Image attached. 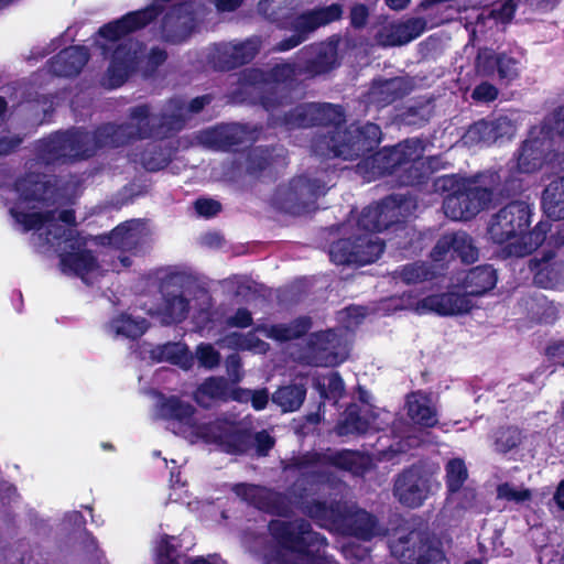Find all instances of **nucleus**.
<instances>
[{
	"mask_svg": "<svg viewBox=\"0 0 564 564\" xmlns=\"http://www.w3.org/2000/svg\"><path fill=\"white\" fill-rule=\"evenodd\" d=\"M299 74V65L294 63H276L264 70L257 67L246 68L240 74V83L259 90L258 104L269 112L268 124L288 132L313 127L329 128L327 133L313 139L312 151L315 155L349 160L352 158V134L344 129L346 116L340 105L329 102H303L283 113H275L288 104V96L276 86L294 80Z\"/></svg>",
	"mask_w": 564,
	"mask_h": 564,
	"instance_id": "nucleus-1",
	"label": "nucleus"
},
{
	"mask_svg": "<svg viewBox=\"0 0 564 564\" xmlns=\"http://www.w3.org/2000/svg\"><path fill=\"white\" fill-rule=\"evenodd\" d=\"M130 122H106L93 131L84 127H73L56 131L36 142V158L44 164L75 163L91 159L102 149H118L137 140L151 138L165 139L166 132L182 126L178 116L163 118L155 122L148 104L131 107Z\"/></svg>",
	"mask_w": 564,
	"mask_h": 564,
	"instance_id": "nucleus-2",
	"label": "nucleus"
},
{
	"mask_svg": "<svg viewBox=\"0 0 564 564\" xmlns=\"http://www.w3.org/2000/svg\"><path fill=\"white\" fill-rule=\"evenodd\" d=\"M333 474L326 470L302 471L294 484L295 497L302 512L322 528H329L343 519L338 502L327 503L323 500L307 499L314 485H326L332 481Z\"/></svg>",
	"mask_w": 564,
	"mask_h": 564,
	"instance_id": "nucleus-3",
	"label": "nucleus"
},
{
	"mask_svg": "<svg viewBox=\"0 0 564 564\" xmlns=\"http://www.w3.org/2000/svg\"><path fill=\"white\" fill-rule=\"evenodd\" d=\"M389 549L400 564H429L442 557L441 550L421 529H400L389 540Z\"/></svg>",
	"mask_w": 564,
	"mask_h": 564,
	"instance_id": "nucleus-4",
	"label": "nucleus"
},
{
	"mask_svg": "<svg viewBox=\"0 0 564 564\" xmlns=\"http://www.w3.org/2000/svg\"><path fill=\"white\" fill-rule=\"evenodd\" d=\"M327 191L328 188L322 180L297 175L288 184L276 187L273 200L279 208L286 213L302 214L308 212Z\"/></svg>",
	"mask_w": 564,
	"mask_h": 564,
	"instance_id": "nucleus-5",
	"label": "nucleus"
},
{
	"mask_svg": "<svg viewBox=\"0 0 564 564\" xmlns=\"http://www.w3.org/2000/svg\"><path fill=\"white\" fill-rule=\"evenodd\" d=\"M438 488L433 473L421 465H412L397 475L392 494L403 507L416 509Z\"/></svg>",
	"mask_w": 564,
	"mask_h": 564,
	"instance_id": "nucleus-6",
	"label": "nucleus"
},
{
	"mask_svg": "<svg viewBox=\"0 0 564 564\" xmlns=\"http://www.w3.org/2000/svg\"><path fill=\"white\" fill-rule=\"evenodd\" d=\"M423 152L424 144L420 139H409L361 160L355 165V172L367 173L369 171L372 177L386 174H397L399 177L404 162L419 158Z\"/></svg>",
	"mask_w": 564,
	"mask_h": 564,
	"instance_id": "nucleus-7",
	"label": "nucleus"
},
{
	"mask_svg": "<svg viewBox=\"0 0 564 564\" xmlns=\"http://www.w3.org/2000/svg\"><path fill=\"white\" fill-rule=\"evenodd\" d=\"M197 435L206 443L218 445L228 455H243L251 449V430L226 419L199 425Z\"/></svg>",
	"mask_w": 564,
	"mask_h": 564,
	"instance_id": "nucleus-8",
	"label": "nucleus"
},
{
	"mask_svg": "<svg viewBox=\"0 0 564 564\" xmlns=\"http://www.w3.org/2000/svg\"><path fill=\"white\" fill-rule=\"evenodd\" d=\"M158 9L154 6H145L142 9L129 11L122 17L102 24L96 32L95 44L106 55L109 47L101 42H117L135 32L142 31L156 21Z\"/></svg>",
	"mask_w": 564,
	"mask_h": 564,
	"instance_id": "nucleus-9",
	"label": "nucleus"
},
{
	"mask_svg": "<svg viewBox=\"0 0 564 564\" xmlns=\"http://www.w3.org/2000/svg\"><path fill=\"white\" fill-rule=\"evenodd\" d=\"M531 208L525 202L516 200L495 214L488 226V234L496 243H506L527 230Z\"/></svg>",
	"mask_w": 564,
	"mask_h": 564,
	"instance_id": "nucleus-10",
	"label": "nucleus"
},
{
	"mask_svg": "<svg viewBox=\"0 0 564 564\" xmlns=\"http://www.w3.org/2000/svg\"><path fill=\"white\" fill-rule=\"evenodd\" d=\"M262 40L252 35L237 43L215 44L208 61L216 70L229 72L251 63L259 54Z\"/></svg>",
	"mask_w": 564,
	"mask_h": 564,
	"instance_id": "nucleus-11",
	"label": "nucleus"
},
{
	"mask_svg": "<svg viewBox=\"0 0 564 564\" xmlns=\"http://www.w3.org/2000/svg\"><path fill=\"white\" fill-rule=\"evenodd\" d=\"M492 192L470 181L457 194L447 195L443 202L446 217L453 220H468L491 202Z\"/></svg>",
	"mask_w": 564,
	"mask_h": 564,
	"instance_id": "nucleus-12",
	"label": "nucleus"
},
{
	"mask_svg": "<svg viewBox=\"0 0 564 564\" xmlns=\"http://www.w3.org/2000/svg\"><path fill=\"white\" fill-rule=\"evenodd\" d=\"M13 187L21 200L44 206H53L58 195L54 176L31 169L14 181Z\"/></svg>",
	"mask_w": 564,
	"mask_h": 564,
	"instance_id": "nucleus-13",
	"label": "nucleus"
},
{
	"mask_svg": "<svg viewBox=\"0 0 564 564\" xmlns=\"http://www.w3.org/2000/svg\"><path fill=\"white\" fill-rule=\"evenodd\" d=\"M141 45L131 39L120 42L111 53L107 77L111 88L121 87L139 67Z\"/></svg>",
	"mask_w": 564,
	"mask_h": 564,
	"instance_id": "nucleus-14",
	"label": "nucleus"
},
{
	"mask_svg": "<svg viewBox=\"0 0 564 564\" xmlns=\"http://www.w3.org/2000/svg\"><path fill=\"white\" fill-rule=\"evenodd\" d=\"M195 29L194 18L186 12L183 4H176L162 14L159 35L163 43L180 45L185 43Z\"/></svg>",
	"mask_w": 564,
	"mask_h": 564,
	"instance_id": "nucleus-15",
	"label": "nucleus"
},
{
	"mask_svg": "<svg viewBox=\"0 0 564 564\" xmlns=\"http://www.w3.org/2000/svg\"><path fill=\"white\" fill-rule=\"evenodd\" d=\"M299 74L315 77L334 69L337 64V47L334 44H310L299 51Z\"/></svg>",
	"mask_w": 564,
	"mask_h": 564,
	"instance_id": "nucleus-16",
	"label": "nucleus"
},
{
	"mask_svg": "<svg viewBox=\"0 0 564 564\" xmlns=\"http://www.w3.org/2000/svg\"><path fill=\"white\" fill-rule=\"evenodd\" d=\"M471 307V301L466 294L449 292L426 296L417 301L413 310L417 314L436 313L445 316L464 314Z\"/></svg>",
	"mask_w": 564,
	"mask_h": 564,
	"instance_id": "nucleus-17",
	"label": "nucleus"
},
{
	"mask_svg": "<svg viewBox=\"0 0 564 564\" xmlns=\"http://www.w3.org/2000/svg\"><path fill=\"white\" fill-rule=\"evenodd\" d=\"M90 58L89 50L84 45H70L46 62L47 73L56 77L77 76Z\"/></svg>",
	"mask_w": 564,
	"mask_h": 564,
	"instance_id": "nucleus-18",
	"label": "nucleus"
},
{
	"mask_svg": "<svg viewBox=\"0 0 564 564\" xmlns=\"http://www.w3.org/2000/svg\"><path fill=\"white\" fill-rule=\"evenodd\" d=\"M411 90L412 84L404 77L373 79L369 90L362 95L360 101L377 107H386L404 97Z\"/></svg>",
	"mask_w": 564,
	"mask_h": 564,
	"instance_id": "nucleus-19",
	"label": "nucleus"
},
{
	"mask_svg": "<svg viewBox=\"0 0 564 564\" xmlns=\"http://www.w3.org/2000/svg\"><path fill=\"white\" fill-rule=\"evenodd\" d=\"M248 128L240 123H226L203 132V143L217 151H235L247 141Z\"/></svg>",
	"mask_w": 564,
	"mask_h": 564,
	"instance_id": "nucleus-20",
	"label": "nucleus"
},
{
	"mask_svg": "<svg viewBox=\"0 0 564 564\" xmlns=\"http://www.w3.org/2000/svg\"><path fill=\"white\" fill-rule=\"evenodd\" d=\"M343 7L332 3L326 7H318L306 10L294 18L292 28L306 41L317 29L335 22L341 18Z\"/></svg>",
	"mask_w": 564,
	"mask_h": 564,
	"instance_id": "nucleus-21",
	"label": "nucleus"
},
{
	"mask_svg": "<svg viewBox=\"0 0 564 564\" xmlns=\"http://www.w3.org/2000/svg\"><path fill=\"white\" fill-rule=\"evenodd\" d=\"M540 135H535L532 131L529 139H527L517 156V169L521 173H533L538 171L545 159L546 152L551 148V142L546 133L541 130Z\"/></svg>",
	"mask_w": 564,
	"mask_h": 564,
	"instance_id": "nucleus-22",
	"label": "nucleus"
},
{
	"mask_svg": "<svg viewBox=\"0 0 564 564\" xmlns=\"http://www.w3.org/2000/svg\"><path fill=\"white\" fill-rule=\"evenodd\" d=\"M245 0H215L218 12H232L241 7ZM259 14L271 22L288 19L294 10V0H258Z\"/></svg>",
	"mask_w": 564,
	"mask_h": 564,
	"instance_id": "nucleus-23",
	"label": "nucleus"
},
{
	"mask_svg": "<svg viewBox=\"0 0 564 564\" xmlns=\"http://www.w3.org/2000/svg\"><path fill=\"white\" fill-rule=\"evenodd\" d=\"M554 254L549 252L541 259L533 258L529 261V269L533 272V282L540 288L554 289L564 282V267L552 261Z\"/></svg>",
	"mask_w": 564,
	"mask_h": 564,
	"instance_id": "nucleus-24",
	"label": "nucleus"
},
{
	"mask_svg": "<svg viewBox=\"0 0 564 564\" xmlns=\"http://www.w3.org/2000/svg\"><path fill=\"white\" fill-rule=\"evenodd\" d=\"M59 263L64 273L74 274L87 285L90 284L87 275L99 269L98 259L89 249L64 252Z\"/></svg>",
	"mask_w": 564,
	"mask_h": 564,
	"instance_id": "nucleus-25",
	"label": "nucleus"
},
{
	"mask_svg": "<svg viewBox=\"0 0 564 564\" xmlns=\"http://www.w3.org/2000/svg\"><path fill=\"white\" fill-rule=\"evenodd\" d=\"M238 496H243L254 502L256 507L270 514L284 516L288 510L285 498L280 492L260 491L252 485L240 484L235 489Z\"/></svg>",
	"mask_w": 564,
	"mask_h": 564,
	"instance_id": "nucleus-26",
	"label": "nucleus"
},
{
	"mask_svg": "<svg viewBox=\"0 0 564 564\" xmlns=\"http://www.w3.org/2000/svg\"><path fill=\"white\" fill-rule=\"evenodd\" d=\"M549 230L550 225L540 221L531 231L518 234L516 238L508 241L503 252L509 257L529 256L544 242Z\"/></svg>",
	"mask_w": 564,
	"mask_h": 564,
	"instance_id": "nucleus-27",
	"label": "nucleus"
},
{
	"mask_svg": "<svg viewBox=\"0 0 564 564\" xmlns=\"http://www.w3.org/2000/svg\"><path fill=\"white\" fill-rule=\"evenodd\" d=\"M214 100L212 94H204L193 98L189 102H186L182 97H173L169 100V109L171 113H162L160 117L155 116V122H160L163 118L171 116H178L182 119V126L177 129H173L166 132V137H172L174 133L181 131L185 127L186 115H198L204 110L205 107L209 106Z\"/></svg>",
	"mask_w": 564,
	"mask_h": 564,
	"instance_id": "nucleus-28",
	"label": "nucleus"
},
{
	"mask_svg": "<svg viewBox=\"0 0 564 564\" xmlns=\"http://www.w3.org/2000/svg\"><path fill=\"white\" fill-rule=\"evenodd\" d=\"M313 321L307 315L299 316L290 323L272 324L262 327L264 335L279 343H288L304 337L312 328Z\"/></svg>",
	"mask_w": 564,
	"mask_h": 564,
	"instance_id": "nucleus-29",
	"label": "nucleus"
},
{
	"mask_svg": "<svg viewBox=\"0 0 564 564\" xmlns=\"http://www.w3.org/2000/svg\"><path fill=\"white\" fill-rule=\"evenodd\" d=\"M195 412L196 409L194 405L183 401L177 395H162L158 404V413L161 419L174 421L188 427L194 425Z\"/></svg>",
	"mask_w": 564,
	"mask_h": 564,
	"instance_id": "nucleus-30",
	"label": "nucleus"
},
{
	"mask_svg": "<svg viewBox=\"0 0 564 564\" xmlns=\"http://www.w3.org/2000/svg\"><path fill=\"white\" fill-rule=\"evenodd\" d=\"M357 392L360 405L355 409V434L379 431V417L371 404V394L362 387H358Z\"/></svg>",
	"mask_w": 564,
	"mask_h": 564,
	"instance_id": "nucleus-31",
	"label": "nucleus"
},
{
	"mask_svg": "<svg viewBox=\"0 0 564 564\" xmlns=\"http://www.w3.org/2000/svg\"><path fill=\"white\" fill-rule=\"evenodd\" d=\"M379 205L383 215L382 219L388 228L393 224L401 223L415 208L414 200L404 194H392L379 202Z\"/></svg>",
	"mask_w": 564,
	"mask_h": 564,
	"instance_id": "nucleus-32",
	"label": "nucleus"
},
{
	"mask_svg": "<svg viewBox=\"0 0 564 564\" xmlns=\"http://www.w3.org/2000/svg\"><path fill=\"white\" fill-rule=\"evenodd\" d=\"M408 415L417 424L432 427L437 424L436 410L431 399L421 391L412 392L406 398Z\"/></svg>",
	"mask_w": 564,
	"mask_h": 564,
	"instance_id": "nucleus-33",
	"label": "nucleus"
},
{
	"mask_svg": "<svg viewBox=\"0 0 564 564\" xmlns=\"http://www.w3.org/2000/svg\"><path fill=\"white\" fill-rule=\"evenodd\" d=\"M542 207L547 217L564 219V175L552 180L542 193Z\"/></svg>",
	"mask_w": 564,
	"mask_h": 564,
	"instance_id": "nucleus-34",
	"label": "nucleus"
},
{
	"mask_svg": "<svg viewBox=\"0 0 564 564\" xmlns=\"http://www.w3.org/2000/svg\"><path fill=\"white\" fill-rule=\"evenodd\" d=\"M306 386L304 383H290L280 386L272 394V402L281 408L282 412H295L305 401Z\"/></svg>",
	"mask_w": 564,
	"mask_h": 564,
	"instance_id": "nucleus-35",
	"label": "nucleus"
},
{
	"mask_svg": "<svg viewBox=\"0 0 564 564\" xmlns=\"http://www.w3.org/2000/svg\"><path fill=\"white\" fill-rule=\"evenodd\" d=\"M135 156V161L148 172H159L171 162L170 150L158 142H149Z\"/></svg>",
	"mask_w": 564,
	"mask_h": 564,
	"instance_id": "nucleus-36",
	"label": "nucleus"
},
{
	"mask_svg": "<svg viewBox=\"0 0 564 564\" xmlns=\"http://www.w3.org/2000/svg\"><path fill=\"white\" fill-rule=\"evenodd\" d=\"M426 29L424 18H411L391 26L388 43L393 46L404 45L419 37Z\"/></svg>",
	"mask_w": 564,
	"mask_h": 564,
	"instance_id": "nucleus-37",
	"label": "nucleus"
},
{
	"mask_svg": "<svg viewBox=\"0 0 564 564\" xmlns=\"http://www.w3.org/2000/svg\"><path fill=\"white\" fill-rule=\"evenodd\" d=\"M189 312V300L182 293L171 294L164 296V302L160 314L162 323L165 325L178 324L187 318Z\"/></svg>",
	"mask_w": 564,
	"mask_h": 564,
	"instance_id": "nucleus-38",
	"label": "nucleus"
},
{
	"mask_svg": "<svg viewBox=\"0 0 564 564\" xmlns=\"http://www.w3.org/2000/svg\"><path fill=\"white\" fill-rule=\"evenodd\" d=\"M384 243L375 234L358 237L355 241V265L375 262L383 252Z\"/></svg>",
	"mask_w": 564,
	"mask_h": 564,
	"instance_id": "nucleus-39",
	"label": "nucleus"
},
{
	"mask_svg": "<svg viewBox=\"0 0 564 564\" xmlns=\"http://www.w3.org/2000/svg\"><path fill=\"white\" fill-rule=\"evenodd\" d=\"M10 215L13 219L20 224L23 231L28 232L31 230H40L44 225L51 224L56 219V210L45 212H23L18 207L10 208Z\"/></svg>",
	"mask_w": 564,
	"mask_h": 564,
	"instance_id": "nucleus-40",
	"label": "nucleus"
},
{
	"mask_svg": "<svg viewBox=\"0 0 564 564\" xmlns=\"http://www.w3.org/2000/svg\"><path fill=\"white\" fill-rule=\"evenodd\" d=\"M384 532L373 514L362 509L355 510V540L370 541Z\"/></svg>",
	"mask_w": 564,
	"mask_h": 564,
	"instance_id": "nucleus-41",
	"label": "nucleus"
},
{
	"mask_svg": "<svg viewBox=\"0 0 564 564\" xmlns=\"http://www.w3.org/2000/svg\"><path fill=\"white\" fill-rule=\"evenodd\" d=\"M496 282V272L489 265L474 268L466 276V284L470 289L469 293L474 295H481L491 290Z\"/></svg>",
	"mask_w": 564,
	"mask_h": 564,
	"instance_id": "nucleus-42",
	"label": "nucleus"
},
{
	"mask_svg": "<svg viewBox=\"0 0 564 564\" xmlns=\"http://www.w3.org/2000/svg\"><path fill=\"white\" fill-rule=\"evenodd\" d=\"M381 129L378 124L367 122L355 130V152L365 155L372 152L380 143Z\"/></svg>",
	"mask_w": 564,
	"mask_h": 564,
	"instance_id": "nucleus-43",
	"label": "nucleus"
},
{
	"mask_svg": "<svg viewBox=\"0 0 564 564\" xmlns=\"http://www.w3.org/2000/svg\"><path fill=\"white\" fill-rule=\"evenodd\" d=\"M445 481L447 488V498L451 500L463 487L468 478L467 467L462 458H453L445 466Z\"/></svg>",
	"mask_w": 564,
	"mask_h": 564,
	"instance_id": "nucleus-44",
	"label": "nucleus"
},
{
	"mask_svg": "<svg viewBox=\"0 0 564 564\" xmlns=\"http://www.w3.org/2000/svg\"><path fill=\"white\" fill-rule=\"evenodd\" d=\"M111 326L117 335L135 340L144 335L149 324L145 318H133L128 314H121L112 319Z\"/></svg>",
	"mask_w": 564,
	"mask_h": 564,
	"instance_id": "nucleus-45",
	"label": "nucleus"
},
{
	"mask_svg": "<svg viewBox=\"0 0 564 564\" xmlns=\"http://www.w3.org/2000/svg\"><path fill=\"white\" fill-rule=\"evenodd\" d=\"M272 161L273 155L269 148L256 147L246 156V173L251 177H259L272 165Z\"/></svg>",
	"mask_w": 564,
	"mask_h": 564,
	"instance_id": "nucleus-46",
	"label": "nucleus"
},
{
	"mask_svg": "<svg viewBox=\"0 0 564 564\" xmlns=\"http://www.w3.org/2000/svg\"><path fill=\"white\" fill-rule=\"evenodd\" d=\"M433 113L430 101H419L403 108L399 113V120L406 126H422L427 122Z\"/></svg>",
	"mask_w": 564,
	"mask_h": 564,
	"instance_id": "nucleus-47",
	"label": "nucleus"
},
{
	"mask_svg": "<svg viewBox=\"0 0 564 564\" xmlns=\"http://www.w3.org/2000/svg\"><path fill=\"white\" fill-rule=\"evenodd\" d=\"M423 154L424 152L421 153L419 158L404 162L399 174V183L401 185L415 186L429 180L422 161Z\"/></svg>",
	"mask_w": 564,
	"mask_h": 564,
	"instance_id": "nucleus-48",
	"label": "nucleus"
},
{
	"mask_svg": "<svg viewBox=\"0 0 564 564\" xmlns=\"http://www.w3.org/2000/svg\"><path fill=\"white\" fill-rule=\"evenodd\" d=\"M197 391L210 400H231L230 395L232 390H230L229 382L224 377H209L205 379L199 384Z\"/></svg>",
	"mask_w": 564,
	"mask_h": 564,
	"instance_id": "nucleus-49",
	"label": "nucleus"
},
{
	"mask_svg": "<svg viewBox=\"0 0 564 564\" xmlns=\"http://www.w3.org/2000/svg\"><path fill=\"white\" fill-rule=\"evenodd\" d=\"M453 253H456L463 262L474 263L478 259V249L474 245L471 237L465 231H454Z\"/></svg>",
	"mask_w": 564,
	"mask_h": 564,
	"instance_id": "nucleus-50",
	"label": "nucleus"
},
{
	"mask_svg": "<svg viewBox=\"0 0 564 564\" xmlns=\"http://www.w3.org/2000/svg\"><path fill=\"white\" fill-rule=\"evenodd\" d=\"M321 454V466H332L339 470L352 471V449L335 451L330 447Z\"/></svg>",
	"mask_w": 564,
	"mask_h": 564,
	"instance_id": "nucleus-51",
	"label": "nucleus"
},
{
	"mask_svg": "<svg viewBox=\"0 0 564 564\" xmlns=\"http://www.w3.org/2000/svg\"><path fill=\"white\" fill-rule=\"evenodd\" d=\"M434 273L422 262H414L404 265L394 272V276L401 279L406 284L420 283L432 279Z\"/></svg>",
	"mask_w": 564,
	"mask_h": 564,
	"instance_id": "nucleus-52",
	"label": "nucleus"
},
{
	"mask_svg": "<svg viewBox=\"0 0 564 564\" xmlns=\"http://www.w3.org/2000/svg\"><path fill=\"white\" fill-rule=\"evenodd\" d=\"M133 229L126 223L118 225L110 232L102 236V245L111 246L118 250H127L132 243Z\"/></svg>",
	"mask_w": 564,
	"mask_h": 564,
	"instance_id": "nucleus-53",
	"label": "nucleus"
},
{
	"mask_svg": "<svg viewBox=\"0 0 564 564\" xmlns=\"http://www.w3.org/2000/svg\"><path fill=\"white\" fill-rule=\"evenodd\" d=\"M489 121L480 120L469 127L464 135L465 143L469 144H492L496 142L495 134Z\"/></svg>",
	"mask_w": 564,
	"mask_h": 564,
	"instance_id": "nucleus-54",
	"label": "nucleus"
},
{
	"mask_svg": "<svg viewBox=\"0 0 564 564\" xmlns=\"http://www.w3.org/2000/svg\"><path fill=\"white\" fill-rule=\"evenodd\" d=\"M499 57L500 54L496 53L494 50H479L475 62V69L477 74L484 77L494 76L498 69Z\"/></svg>",
	"mask_w": 564,
	"mask_h": 564,
	"instance_id": "nucleus-55",
	"label": "nucleus"
},
{
	"mask_svg": "<svg viewBox=\"0 0 564 564\" xmlns=\"http://www.w3.org/2000/svg\"><path fill=\"white\" fill-rule=\"evenodd\" d=\"M330 261L338 265L352 263V240L350 237L334 241L329 247Z\"/></svg>",
	"mask_w": 564,
	"mask_h": 564,
	"instance_id": "nucleus-56",
	"label": "nucleus"
},
{
	"mask_svg": "<svg viewBox=\"0 0 564 564\" xmlns=\"http://www.w3.org/2000/svg\"><path fill=\"white\" fill-rule=\"evenodd\" d=\"M382 216L381 207L379 203H377L375 205H370L362 212L358 224L369 231H382L388 229Z\"/></svg>",
	"mask_w": 564,
	"mask_h": 564,
	"instance_id": "nucleus-57",
	"label": "nucleus"
},
{
	"mask_svg": "<svg viewBox=\"0 0 564 564\" xmlns=\"http://www.w3.org/2000/svg\"><path fill=\"white\" fill-rule=\"evenodd\" d=\"M243 395L250 397L251 406L256 411L264 410L269 402V391L267 388L249 390L236 388L231 391V400L241 402L243 400Z\"/></svg>",
	"mask_w": 564,
	"mask_h": 564,
	"instance_id": "nucleus-58",
	"label": "nucleus"
},
{
	"mask_svg": "<svg viewBox=\"0 0 564 564\" xmlns=\"http://www.w3.org/2000/svg\"><path fill=\"white\" fill-rule=\"evenodd\" d=\"M174 536L164 534L156 546V564H181L180 554L172 543Z\"/></svg>",
	"mask_w": 564,
	"mask_h": 564,
	"instance_id": "nucleus-59",
	"label": "nucleus"
},
{
	"mask_svg": "<svg viewBox=\"0 0 564 564\" xmlns=\"http://www.w3.org/2000/svg\"><path fill=\"white\" fill-rule=\"evenodd\" d=\"M470 182V180L460 177L455 174L443 175L436 177L433 182V188L436 193H448L447 195L457 194Z\"/></svg>",
	"mask_w": 564,
	"mask_h": 564,
	"instance_id": "nucleus-60",
	"label": "nucleus"
},
{
	"mask_svg": "<svg viewBox=\"0 0 564 564\" xmlns=\"http://www.w3.org/2000/svg\"><path fill=\"white\" fill-rule=\"evenodd\" d=\"M337 341L336 332L334 329H326L312 333L308 337L307 346L312 350L328 351L336 347Z\"/></svg>",
	"mask_w": 564,
	"mask_h": 564,
	"instance_id": "nucleus-61",
	"label": "nucleus"
},
{
	"mask_svg": "<svg viewBox=\"0 0 564 564\" xmlns=\"http://www.w3.org/2000/svg\"><path fill=\"white\" fill-rule=\"evenodd\" d=\"M521 442V433L516 427H505L497 432L495 447L497 452L507 453Z\"/></svg>",
	"mask_w": 564,
	"mask_h": 564,
	"instance_id": "nucleus-62",
	"label": "nucleus"
},
{
	"mask_svg": "<svg viewBox=\"0 0 564 564\" xmlns=\"http://www.w3.org/2000/svg\"><path fill=\"white\" fill-rule=\"evenodd\" d=\"M497 498L521 503L530 500L532 498V492L530 489L517 488L509 482H503L497 487Z\"/></svg>",
	"mask_w": 564,
	"mask_h": 564,
	"instance_id": "nucleus-63",
	"label": "nucleus"
},
{
	"mask_svg": "<svg viewBox=\"0 0 564 564\" xmlns=\"http://www.w3.org/2000/svg\"><path fill=\"white\" fill-rule=\"evenodd\" d=\"M196 358L199 366L206 369H215L220 365V352L212 345L202 343L196 348Z\"/></svg>",
	"mask_w": 564,
	"mask_h": 564,
	"instance_id": "nucleus-64",
	"label": "nucleus"
}]
</instances>
